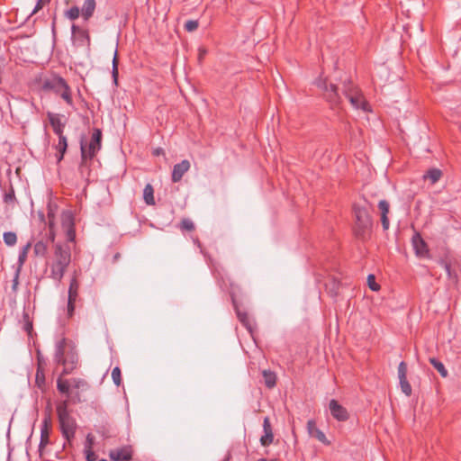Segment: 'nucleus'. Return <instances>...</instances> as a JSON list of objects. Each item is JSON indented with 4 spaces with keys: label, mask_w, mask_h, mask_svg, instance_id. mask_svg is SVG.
Wrapping results in <instances>:
<instances>
[{
    "label": "nucleus",
    "mask_w": 461,
    "mask_h": 461,
    "mask_svg": "<svg viewBox=\"0 0 461 461\" xmlns=\"http://www.w3.org/2000/svg\"><path fill=\"white\" fill-rule=\"evenodd\" d=\"M71 261V251L68 246L56 244L54 247L53 259L50 266V277L60 282Z\"/></svg>",
    "instance_id": "1"
},
{
    "label": "nucleus",
    "mask_w": 461,
    "mask_h": 461,
    "mask_svg": "<svg viewBox=\"0 0 461 461\" xmlns=\"http://www.w3.org/2000/svg\"><path fill=\"white\" fill-rule=\"evenodd\" d=\"M101 141H102V131L99 129H94L91 140L87 146L85 145L83 139L80 141V149H81V163L79 165V170L82 176L85 175V172L89 174L90 167L87 164V159H93L96 153L101 149Z\"/></svg>",
    "instance_id": "2"
},
{
    "label": "nucleus",
    "mask_w": 461,
    "mask_h": 461,
    "mask_svg": "<svg viewBox=\"0 0 461 461\" xmlns=\"http://www.w3.org/2000/svg\"><path fill=\"white\" fill-rule=\"evenodd\" d=\"M353 211L355 215L354 233L357 239L365 240L371 230L372 218L365 206L354 204Z\"/></svg>",
    "instance_id": "3"
},
{
    "label": "nucleus",
    "mask_w": 461,
    "mask_h": 461,
    "mask_svg": "<svg viewBox=\"0 0 461 461\" xmlns=\"http://www.w3.org/2000/svg\"><path fill=\"white\" fill-rule=\"evenodd\" d=\"M57 414L62 435L70 440L75 437L77 424L68 410V401H63L57 405Z\"/></svg>",
    "instance_id": "4"
},
{
    "label": "nucleus",
    "mask_w": 461,
    "mask_h": 461,
    "mask_svg": "<svg viewBox=\"0 0 461 461\" xmlns=\"http://www.w3.org/2000/svg\"><path fill=\"white\" fill-rule=\"evenodd\" d=\"M42 88L50 90L59 95L68 105L74 107L71 88L61 77H55L43 82Z\"/></svg>",
    "instance_id": "5"
},
{
    "label": "nucleus",
    "mask_w": 461,
    "mask_h": 461,
    "mask_svg": "<svg viewBox=\"0 0 461 461\" xmlns=\"http://www.w3.org/2000/svg\"><path fill=\"white\" fill-rule=\"evenodd\" d=\"M343 94L348 98L353 108L362 110L363 112L370 111L369 104L365 99L361 90L351 81L344 82Z\"/></svg>",
    "instance_id": "6"
},
{
    "label": "nucleus",
    "mask_w": 461,
    "mask_h": 461,
    "mask_svg": "<svg viewBox=\"0 0 461 461\" xmlns=\"http://www.w3.org/2000/svg\"><path fill=\"white\" fill-rule=\"evenodd\" d=\"M79 283L76 276L70 280L68 296V315L71 317L75 311V304L78 297Z\"/></svg>",
    "instance_id": "7"
},
{
    "label": "nucleus",
    "mask_w": 461,
    "mask_h": 461,
    "mask_svg": "<svg viewBox=\"0 0 461 461\" xmlns=\"http://www.w3.org/2000/svg\"><path fill=\"white\" fill-rule=\"evenodd\" d=\"M318 86L323 90L325 98L331 105L338 106L340 104L341 98L336 85H327L326 82H320Z\"/></svg>",
    "instance_id": "8"
},
{
    "label": "nucleus",
    "mask_w": 461,
    "mask_h": 461,
    "mask_svg": "<svg viewBox=\"0 0 461 461\" xmlns=\"http://www.w3.org/2000/svg\"><path fill=\"white\" fill-rule=\"evenodd\" d=\"M132 447L129 445L112 449L109 452V457L113 461H131L132 459Z\"/></svg>",
    "instance_id": "9"
},
{
    "label": "nucleus",
    "mask_w": 461,
    "mask_h": 461,
    "mask_svg": "<svg viewBox=\"0 0 461 461\" xmlns=\"http://www.w3.org/2000/svg\"><path fill=\"white\" fill-rule=\"evenodd\" d=\"M51 430L50 418L46 417L41 426V441L39 445V452L41 455L42 449L50 444V436Z\"/></svg>",
    "instance_id": "10"
},
{
    "label": "nucleus",
    "mask_w": 461,
    "mask_h": 461,
    "mask_svg": "<svg viewBox=\"0 0 461 461\" xmlns=\"http://www.w3.org/2000/svg\"><path fill=\"white\" fill-rule=\"evenodd\" d=\"M412 247L415 254L420 258L429 257V249L427 243L424 241L419 232H416L411 239Z\"/></svg>",
    "instance_id": "11"
},
{
    "label": "nucleus",
    "mask_w": 461,
    "mask_h": 461,
    "mask_svg": "<svg viewBox=\"0 0 461 461\" xmlns=\"http://www.w3.org/2000/svg\"><path fill=\"white\" fill-rule=\"evenodd\" d=\"M263 432L264 434L260 438V443L263 447L270 446L274 441V433L270 419L265 417L263 420Z\"/></svg>",
    "instance_id": "12"
},
{
    "label": "nucleus",
    "mask_w": 461,
    "mask_h": 461,
    "mask_svg": "<svg viewBox=\"0 0 461 461\" xmlns=\"http://www.w3.org/2000/svg\"><path fill=\"white\" fill-rule=\"evenodd\" d=\"M330 411L333 418L339 421H345L348 419V413L346 408L340 405L336 400L330 402Z\"/></svg>",
    "instance_id": "13"
},
{
    "label": "nucleus",
    "mask_w": 461,
    "mask_h": 461,
    "mask_svg": "<svg viewBox=\"0 0 461 461\" xmlns=\"http://www.w3.org/2000/svg\"><path fill=\"white\" fill-rule=\"evenodd\" d=\"M190 162L187 159L182 160L174 166L172 171V181L174 183L179 182L183 176L190 169Z\"/></svg>",
    "instance_id": "14"
},
{
    "label": "nucleus",
    "mask_w": 461,
    "mask_h": 461,
    "mask_svg": "<svg viewBox=\"0 0 461 461\" xmlns=\"http://www.w3.org/2000/svg\"><path fill=\"white\" fill-rule=\"evenodd\" d=\"M62 227L66 230L67 240L70 242L75 241L76 231L74 227V220L70 213H67L63 216Z\"/></svg>",
    "instance_id": "15"
},
{
    "label": "nucleus",
    "mask_w": 461,
    "mask_h": 461,
    "mask_svg": "<svg viewBox=\"0 0 461 461\" xmlns=\"http://www.w3.org/2000/svg\"><path fill=\"white\" fill-rule=\"evenodd\" d=\"M47 117L54 133L56 135L63 134L65 123L61 122L60 114L48 112Z\"/></svg>",
    "instance_id": "16"
},
{
    "label": "nucleus",
    "mask_w": 461,
    "mask_h": 461,
    "mask_svg": "<svg viewBox=\"0 0 461 461\" xmlns=\"http://www.w3.org/2000/svg\"><path fill=\"white\" fill-rule=\"evenodd\" d=\"M307 429L312 437L316 438L319 441L325 445H330V441L327 439L325 434L317 428L316 423L313 420H310L307 422Z\"/></svg>",
    "instance_id": "17"
},
{
    "label": "nucleus",
    "mask_w": 461,
    "mask_h": 461,
    "mask_svg": "<svg viewBox=\"0 0 461 461\" xmlns=\"http://www.w3.org/2000/svg\"><path fill=\"white\" fill-rule=\"evenodd\" d=\"M378 208L381 211V222L384 230L389 229V219L387 214L389 212V203L386 200H381L378 203Z\"/></svg>",
    "instance_id": "18"
},
{
    "label": "nucleus",
    "mask_w": 461,
    "mask_h": 461,
    "mask_svg": "<svg viewBox=\"0 0 461 461\" xmlns=\"http://www.w3.org/2000/svg\"><path fill=\"white\" fill-rule=\"evenodd\" d=\"M65 347L66 341L64 339L58 341L55 345L54 360L57 364L62 365L63 363L66 362V357L64 356Z\"/></svg>",
    "instance_id": "19"
},
{
    "label": "nucleus",
    "mask_w": 461,
    "mask_h": 461,
    "mask_svg": "<svg viewBox=\"0 0 461 461\" xmlns=\"http://www.w3.org/2000/svg\"><path fill=\"white\" fill-rule=\"evenodd\" d=\"M95 7H96L95 0H86L85 1L84 5L82 6V9H81V13H82L83 18L86 21L89 20L93 16Z\"/></svg>",
    "instance_id": "20"
},
{
    "label": "nucleus",
    "mask_w": 461,
    "mask_h": 461,
    "mask_svg": "<svg viewBox=\"0 0 461 461\" xmlns=\"http://www.w3.org/2000/svg\"><path fill=\"white\" fill-rule=\"evenodd\" d=\"M77 363V356L76 354L71 353L70 355L66 357V362L62 364L64 366L62 375L70 374L76 368Z\"/></svg>",
    "instance_id": "21"
},
{
    "label": "nucleus",
    "mask_w": 461,
    "mask_h": 461,
    "mask_svg": "<svg viewBox=\"0 0 461 461\" xmlns=\"http://www.w3.org/2000/svg\"><path fill=\"white\" fill-rule=\"evenodd\" d=\"M59 142L55 146V149L58 150L59 155L57 156L58 161H61L68 149V141L67 138L64 134L58 135Z\"/></svg>",
    "instance_id": "22"
},
{
    "label": "nucleus",
    "mask_w": 461,
    "mask_h": 461,
    "mask_svg": "<svg viewBox=\"0 0 461 461\" xmlns=\"http://www.w3.org/2000/svg\"><path fill=\"white\" fill-rule=\"evenodd\" d=\"M262 375L266 386L269 389L273 388L276 384V375L270 370H263Z\"/></svg>",
    "instance_id": "23"
},
{
    "label": "nucleus",
    "mask_w": 461,
    "mask_h": 461,
    "mask_svg": "<svg viewBox=\"0 0 461 461\" xmlns=\"http://www.w3.org/2000/svg\"><path fill=\"white\" fill-rule=\"evenodd\" d=\"M73 39L78 45L90 46V43H91L90 36H89L88 31L86 29L79 31V33L77 34L76 36H74Z\"/></svg>",
    "instance_id": "24"
},
{
    "label": "nucleus",
    "mask_w": 461,
    "mask_h": 461,
    "mask_svg": "<svg viewBox=\"0 0 461 461\" xmlns=\"http://www.w3.org/2000/svg\"><path fill=\"white\" fill-rule=\"evenodd\" d=\"M143 199L149 205L155 204L154 189L150 184H147L143 190Z\"/></svg>",
    "instance_id": "25"
},
{
    "label": "nucleus",
    "mask_w": 461,
    "mask_h": 461,
    "mask_svg": "<svg viewBox=\"0 0 461 461\" xmlns=\"http://www.w3.org/2000/svg\"><path fill=\"white\" fill-rule=\"evenodd\" d=\"M237 316L239 321L242 323V325L250 332L252 333L253 326L252 322L249 317V315L246 312H243L240 310H237Z\"/></svg>",
    "instance_id": "26"
},
{
    "label": "nucleus",
    "mask_w": 461,
    "mask_h": 461,
    "mask_svg": "<svg viewBox=\"0 0 461 461\" xmlns=\"http://www.w3.org/2000/svg\"><path fill=\"white\" fill-rule=\"evenodd\" d=\"M441 176L442 172L439 169L431 168L424 176V178H428L430 180L431 184H435L440 179Z\"/></svg>",
    "instance_id": "27"
},
{
    "label": "nucleus",
    "mask_w": 461,
    "mask_h": 461,
    "mask_svg": "<svg viewBox=\"0 0 461 461\" xmlns=\"http://www.w3.org/2000/svg\"><path fill=\"white\" fill-rule=\"evenodd\" d=\"M430 364L437 369V371L440 374L442 377H447L448 373L446 369L444 364L439 360L432 357L429 359Z\"/></svg>",
    "instance_id": "28"
},
{
    "label": "nucleus",
    "mask_w": 461,
    "mask_h": 461,
    "mask_svg": "<svg viewBox=\"0 0 461 461\" xmlns=\"http://www.w3.org/2000/svg\"><path fill=\"white\" fill-rule=\"evenodd\" d=\"M70 381L67 379H62L61 377H59L57 380V388L59 392L61 393H65L68 395L69 388H70Z\"/></svg>",
    "instance_id": "29"
},
{
    "label": "nucleus",
    "mask_w": 461,
    "mask_h": 461,
    "mask_svg": "<svg viewBox=\"0 0 461 461\" xmlns=\"http://www.w3.org/2000/svg\"><path fill=\"white\" fill-rule=\"evenodd\" d=\"M33 251L38 257H45L48 251L47 244L41 240L36 242L34 244Z\"/></svg>",
    "instance_id": "30"
},
{
    "label": "nucleus",
    "mask_w": 461,
    "mask_h": 461,
    "mask_svg": "<svg viewBox=\"0 0 461 461\" xmlns=\"http://www.w3.org/2000/svg\"><path fill=\"white\" fill-rule=\"evenodd\" d=\"M4 242L5 245L12 247L14 246L17 242V236L13 231H6L3 235Z\"/></svg>",
    "instance_id": "31"
},
{
    "label": "nucleus",
    "mask_w": 461,
    "mask_h": 461,
    "mask_svg": "<svg viewBox=\"0 0 461 461\" xmlns=\"http://www.w3.org/2000/svg\"><path fill=\"white\" fill-rule=\"evenodd\" d=\"M399 381H400V386H401L402 392L406 396H410L411 394L412 390H411V386L410 383L407 380V377L399 378Z\"/></svg>",
    "instance_id": "32"
},
{
    "label": "nucleus",
    "mask_w": 461,
    "mask_h": 461,
    "mask_svg": "<svg viewBox=\"0 0 461 461\" xmlns=\"http://www.w3.org/2000/svg\"><path fill=\"white\" fill-rule=\"evenodd\" d=\"M31 247H32V243L28 242L20 251L19 257H18V262H19L20 266H23L24 264V262L26 261L27 255H28V252H29V249H31Z\"/></svg>",
    "instance_id": "33"
},
{
    "label": "nucleus",
    "mask_w": 461,
    "mask_h": 461,
    "mask_svg": "<svg viewBox=\"0 0 461 461\" xmlns=\"http://www.w3.org/2000/svg\"><path fill=\"white\" fill-rule=\"evenodd\" d=\"M118 57H117V50H115L113 59V68H112V76L113 78V82L115 85H117L118 81Z\"/></svg>",
    "instance_id": "34"
},
{
    "label": "nucleus",
    "mask_w": 461,
    "mask_h": 461,
    "mask_svg": "<svg viewBox=\"0 0 461 461\" xmlns=\"http://www.w3.org/2000/svg\"><path fill=\"white\" fill-rule=\"evenodd\" d=\"M180 229L182 230L192 231L194 230V224L192 220L185 218L180 222Z\"/></svg>",
    "instance_id": "35"
},
{
    "label": "nucleus",
    "mask_w": 461,
    "mask_h": 461,
    "mask_svg": "<svg viewBox=\"0 0 461 461\" xmlns=\"http://www.w3.org/2000/svg\"><path fill=\"white\" fill-rule=\"evenodd\" d=\"M79 14H80V10L77 6H72L65 14L66 17L68 18L69 20L77 19L79 17Z\"/></svg>",
    "instance_id": "36"
},
{
    "label": "nucleus",
    "mask_w": 461,
    "mask_h": 461,
    "mask_svg": "<svg viewBox=\"0 0 461 461\" xmlns=\"http://www.w3.org/2000/svg\"><path fill=\"white\" fill-rule=\"evenodd\" d=\"M112 379L113 383L119 386L122 384V373L121 369L118 366H115L112 371Z\"/></svg>",
    "instance_id": "37"
},
{
    "label": "nucleus",
    "mask_w": 461,
    "mask_h": 461,
    "mask_svg": "<svg viewBox=\"0 0 461 461\" xmlns=\"http://www.w3.org/2000/svg\"><path fill=\"white\" fill-rule=\"evenodd\" d=\"M15 200H16V198H15V194H14V190L11 186L9 191L6 192L4 195V202L6 203H13L15 202Z\"/></svg>",
    "instance_id": "38"
},
{
    "label": "nucleus",
    "mask_w": 461,
    "mask_h": 461,
    "mask_svg": "<svg viewBox=\"0 0 461 461\" xmlns=\"http://www.w3.org/2000/svg\"><path fill=\"white\" fill-rule=\"evenodd\" d=\"M199 26V23L196 20H189L185 23V29L187 32H194L195 31Z\"/></svg>",
    "instance_id": "39"
},
{
    "label": "nucleus",
    "mask_w": 461,
    "mask_h": 461,
    "mask_svg": "<svg viewBox=\"0 0 461 461\" xmlns=\"http://www.w3.org/2000/svg\"><path fill=\"white\" fill-rule=\"evenodd\" d=\"M367 282L368 286L372 291H378L380 289V285L377 283H375L374 275H369L367 276Z\"/></svg>",
    "instance_id": "40"
},
{
    "label": "nucleus",
    "mask_w": 461,
    "mask_h": 461,
    "mask_svg": "<svg viewBox=\"0 0 461 461\" xmlns=\"http://www.w3.org/2000/svg\"><path fill=\"white\" fill-rule=\"evenodd\" d=\"M398 377H407V365L403 361H402L398 366Z\"/></svg>",
    "instance_id": "41"
},
{
    "label": "nucleus",
    "mask_w": 461,
    "mask_h": 461,
    "mask_svg": "<svg viewBox=\"0 0 461 461\" xmlns=\"http://www.w3.org/2000/svg\"><path fill=\"white\" fill-rule=\"evenodd\" d=\"M230 295H231V298H232V302L235 304L236 293L240 291V287L238 285L233 284V283H230Z\"/></svg>",
    "instance_id": "42"
},
{
    "label": "nucleus",
    "mask_w": 461,
    "mask_h": 461,
    "mask_svg": "<svg viewBox=\"0 0 461 461\" xmlns=\"http://www.w3.org/2000/svg\"><path fill=\"white\" fill-rule=\"evenodd\" d=\"M86 461H95L97 459L96 454L93 449H84Z\"/></svg>",
    "instance_id": "43"
},
{
    "label": "nucleus",
    "mask_w": 461,
    "mask_h": 461,
    "mask_svg": "<svg viewBox=\"0 0 461 461\" xmlns=\"http://www.w3.org/2000/svg\"><path fill=\"white\" fill-rule=\"evenodd\" d=\"M86 384V383L82 380V379H76V378H73L71 381H70V385L74 388H77V389H79L80 387H83Z\"/></svg>",
    "instance_id": "44"
},
{
    "label": "nucleus",
    "mask_w": 461,
    "mask_h": 461,
    "mask_svg": "<svg viewBox=\"0 0 461 461\" xmlns=\"http://www.w3.org/2000/svg\"><path fill=\"white\" fill-rule=\"evenodd\" d=\"M95 438L92 434H87L85 443V449H93Z\"/></svg>",
    "instance_id": "45"
},
{
    "label": "nucleus",
    "mask_w": 461,
    "mask_h": 461,
    "mask_svg": "<svg viewBox=\"0 0 461 461\" xmlns=\"http://www.w3.org/2000/svg\"><path fill=\"white\" fill-rule=\"evenodd\" d=\"M50 2V0H38L37 1V4L32 11V14H36L38 11H40L41 9H42L43 5Z\"/></svg>",
    "instance_id": "46"
},
{
    "label": "nucleus",
    "mask_w": 461,
    "mask_h": 461,
    "mask_svg": "<svg viewBox=\"0 0 461 461\" xmlns=\"http://www.w3.org/2000/svg\"><path fill=\"white\" fill-rule=\"evenodd\" d=\"M82 28H79L76 24H73L71 27L72 38L79 33V31H82Z\"/></svg>",
    "instance_id": "47"
},
{
    "label": "nucleus",
    "mask_w": 461,
    "mask_h": 461,
    "mask_svg": "<svg viewBox=\"0 0 461 461\" xmlns=\"http://www.w3.org/2000/svg\"><path fill=\"white\" fill-rule=\"evenodd\" d=\"M445 269H446V272L447 273V276L449 277L452 276V274H451V268H450V266L448 264H445Z\"/></svg>",
    "instance_id": "48"
},
{
    "label": "nucleus",
    "mask_w": 461,
    "mask_h": 461,
    "mask_svg": "<svg viewBox=\"0 0 461 461\" xmlns=\"http://www.w3.org/2000/svg\"><path fill=\"white\" fill-rule=\"evenodd\" d=\"M339 285L334 284L332 288L333 295H336L338 294Z\"/></svg>",
    "instance_id": "49"
},
{
    "label": "nucleus",
    "mask_w": 461,
    "mask_h": 461,
    "mask_svg": "<svg viewBox=\"0 0 461 461\" xmlns=\"http://www.w3.org/2000/svg\"><path fill=\"white\" fill-rule=\"evenodd\" d=\"M206 53L205 50H200L199 59H202L203 55Z\"/></svg>",
    "instance_id": "50"
},
{
    "label": "nucleus",
    "mask_w": 461,
    "mask_h": 461,
    "mask_svg": "<svg viewBox=\"0 0 461 461\" xmlns=\"http://www.w3.org/2000/svg\"><path fill=\"white\" fill-rule=\"evenodd\" d=\"M32 328V324H31V323L26 324L25 329H26V330H27L28 332L30 331V330H31Z\"/></svg>",
    "instance_id": "51"
},
{
    "label": "nucleus",
    "mask_w": 461,
    "mask_h": 461,
    "mask_svg": "<svg viewBox=\"0 0 461 461\" xmlns=\"http://www.w3.org/2000/svg\"><path fill=\"white\" fill-rule=\"evenodd\" d=\"M224 461H229V457L225 458V460H224Z\"/></svg>",
    "instance_id": "52"
}]
</instances>
